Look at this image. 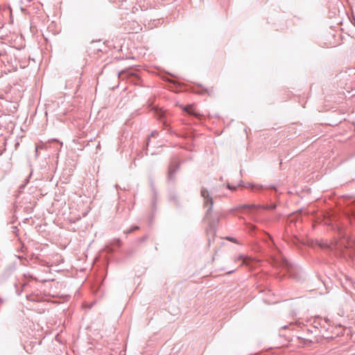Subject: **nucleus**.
I'll return each instance as SVG.
<instances>
[{
	"label": "nucleus",
	"mask_w": 355,
	"mask_h": 355,
	"mask_svg": "<svg viewBox=\"0 0 355 355\" xmlns=\"http://www.w3.org/2000/svg\"><path fill=\"white\" fill-rule=\"evenodd\" d=\"M339 246H344L346 249V254L352 257H355V248L354 250H351L354 248V242L352 241H347L346 239H342L339 243Z\"/></svg>",
	"instance_id": "f257e3e1"
},
{
	"label": "nucleus",
	"mask_w": 355,
	"mask_h": 355,
	"mask_svg": "<svg viewBox=\"0 0 355 355\" xmlns=\"http://www.w3.org/2000/svg\"><path fill=\"white\" fill-rule=\"evenodd\" d=\"M201 196L204 198V205H209L208 211H211L214 204L212 198L209 196L208 191L205 189L201 190Z\"/></svg>",
	"instance_id": "f03ea898"
},
{
	"label": "nucleus",
	"mask_w": 355,
	"mask_h": 355,
	"mask_svg": "<svg viewBox=\"0 0 355 355\" xmlns=\"http://www.w3.org/2000/svg\"><path fill=\"white\" fill-rule=\"evenodd\" d=\"M344 331H345V329L341 325H337L335 327H331V334L328 336V337H329L331 338H334L337 336L343 335Z\"/></svg>",
	"instance_id": "7ed1b4c3"
},
{
	"label": "nucleus",
	"mask_w": 355,
	"mask_h": 355,
	"mask_svg": "<svg viewBox=\"0 0 355 355\" xmlns=\"http://www.w3.org/2000/svg\"><path fill=\"white\" fill-rule=\"evenodd\" d=\"M245 187L250 189L253 191H259L263 189V187L261 184L253 183H248Z\"/></svg>",
	"instance_id": "20e7f679"
},
{
	"label": "nucleus",
	"mask_w": 355,
	"mask_h": 355,
	"mask_svg": "<svg viewBox=\"0 0 355 355\" xmlns=\"http://www.w3.org/2000/svg\"><path fill=\"white\" fill-rule=\"evenodd\" d=\"M184 110L189 114L198 116L200 114L196 112L195 107L193 105H188L184 107Z\"/></svg>",
	"instance_id": "39448f33"
},
{
	"label": "nucleus",
	"mask_w": 355,
	"mask_h": 355,
	"mask_svg": "<svg viewBox=\"0 0 355 355\" xmlns=\"http://www.w3.org/2000/svg\"><path fill=\"white\" fill-rule=\"evenodd\" d=\"M236 261H243V263H246V258L245 257H243V255H239V257H237L236 258Z\"/></svg>",
	"instance_id": "423d86ee"
},
{
	"label": "nucleus",
	"mask_w": 355,
	"mask_h": 355,
	"mask_svg": "<svg viewBox=\"0 0 355 355\" xmlns=\"http://www.w3.org/2000/svg\"><path fill=\"white\" fill-rule=\"evenodd\" d=\"M227 187L229 189H230V190H233V191H234V190H236V186H232V185H231V184H227Z\"/></svg>",
	"instance_id": "0eeeda50"
},
{
	"label": "nucleus",
	"mask_w": 355,
	"mask_h": 355,
	"mask_svg": "<svg viewBox=\"0 0 355 355\" xmlns=\"http://www.w3.org/2000/svg\"><path fill=\"white\" fill-rule=\"evenodd\" d=\"M289 277L290 278L293 277V272L290 270V275H289Z\"/></svg>",
	"instance_id": "6e6552de"
}]
</instances>
